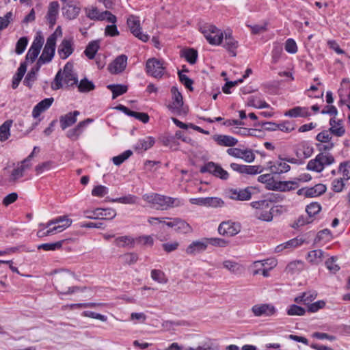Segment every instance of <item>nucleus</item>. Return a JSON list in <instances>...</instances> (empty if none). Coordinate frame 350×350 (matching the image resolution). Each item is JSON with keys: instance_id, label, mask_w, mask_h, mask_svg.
Listing matches in <instances>:
<instances>
[{"instance_id": "obj_62", "label": "nucleus", "mask_w": 350, "mask_h": 350, "mask_svg": "<svg viewBox=\"0 0 350 350\" xmlns=\"http://www.w3.org/2000/svg\"><path fill=\"white\" fill-rule=\"evenodd\" d=\"M124 262L127 265H133L138 260V255L135 253H127L122 256Z\"/></svg>"}, {"instance_id": "obj_55", "label": "nucleus", "mask_w": 350, "mask_h": 350, "mask_svg": "<svg viewBox=\"0 0 350 350\" xmlns=\"http://www.w3.org/2000/svg\"><path fill=\"white\" fill-rule=\"evenodd\" d=\"M278 129L280 130L282 132L285 133H290L295 130V123L290 122V121H284L280 124H278Z\"/></svg>"}, {"instance_id": "obj_17", "label": "nucleus", "mask_w": 350, "mask_h": 350, "mask_svg": "<svg viewBox=\"0 0 350 350\" xmlns=\"http://www.w3.org/2000/svg\"><path fill=\"white\" fill-rule=\"evenodd\" d=\"M252 311L256 317L265 315L270 317L276 312L275 308L269 304H256L252 308Z\"/></svg>"}, {"instance_id": "obj_11", "label": "nucleus", "mask_w": 350, "mask_h": 350, "mask_svg": "<svg viewBox=\"0 0 350 350\" xmlns=\"http://www.w3.org/2000/svg\"><path fill=\"white\" fill-rule=\"evenodd\" d=\"M208 245L207 238L192 241L185 249V253L189 256H196L206 250Z\"/></svg>"}, {"instance_id": "obj_46", "label": "nucleus", "mask_w": 350, "mask_h": 350, "mask_svg": "<svg viewBox=\"0 0 350 350\" xmlns=\"http://www.w3.org/2000/svg\"><path fill=\"white\" fill-rule=\"evenodd\" d=\"M247 104L249 106L259 109L269 107V105L265 101L261 100L254 96H250L248 98Z\"/></svg>"}, {"instance_id": "obj_61", "label": "nucleus", "mask_w": 350, "mask_h": 350, "mask_svg": "<svg viewBox=\"0 0 350 350\" xmlns=\"http://www.w3.org/2000/svg\"><path fill=\"white\" fill-rule=\"evenodd\" d=\"M37 79V75L35 74L34 71H29L26 77H25V79L23 81V83L25 85L27 86L28 88H31L32 87V85L33 82Z\"/></svg>"}, {"instance_id": "obj_59", "label": "nucleus", "mask_w": 350, "mask_h": 350, "mask_svg": "<svg viewBox=\"0 0 350 350\" xmlns=\"http://www.w3.org/2000/svg\"><path fill=\"white\" fill-rule=\"evenodd\" d=\"M331 133L328 130L320 132L316 137V139L321 143H329L332 139Z\"/></svg>"}, {"instance_id": "obj_48", "label": "nucleus", "mask_w": 350, "mask_h": 350, "mask_svg": "<svg viewBox=\"0 0 350 350\" xmlns=\"http://www.w3.org/2000/svg\"><path fill=\"white\" fill-rule=\"evenodd\" d=\"M151 278L153 280L161 284H165L167 282L165 273L159 269H152L151 271Z\"/></svg>"}, {"instance_id": "obj_30", "label": "nucleus", "mask_w": 350, "mask_h": 350, "mask_svg": "<svg viewBox=\"0 0 350 350\" xmlns=\"http://www.w3.org/2000/svg\"><path fill=\"white\" fill-rule=\"evenodd\" d=\"M273 186V191H287L295 189L298 187L297 182L294 181H276Z\"/></svg>"}, {"instance_id": "obj_60", "label": "nucleus", "mask_w": 350, "mask_h": 350, "mask_svg": "<svg viewBox=\"0 0 350 350\" xmlns=\"http://www.w3.org/2000/svg\"><path fill=\"white\" fill-rule=\"evenodd\" d=\"M336 257L332 256L330 258L326 260L325 265L327 268L332 273H335L337 272L340 267L338 265H336Z\"/></svg>"}, {"instance_id": "obj_3", "label": "nucleus", "mask_w": 350, "mask_h": 350, "mask_svg": "<svg viewBox=\"0 0 350 350\" xmlns=\"http://www.w3.org/2000/svg\"><path fill=\"white\" fill-rule=\"evenodd\" d=\"M271 202L266 200L255 201L251 203L252 206L257 209L256 211V217L257 219L265 221H272L274 213L273 207H271L269 211L264 210V208H268Z\"/></svg>"}, {"instance_id": "obj_41", "label": "nucleus", "mask_w": 350, "mask_h": 350, "mask_svg": "<svg viewBox=\"0 0 350 350\" xmlns=\"http://www.w3.org/2000/svg\"><path fill=\"white\" fill-rule=\"evenodd\" d=\"M29 167V164H23V163H21V164L16 168L13 170L11 174L10 180L12 181L15 182L18 178L23 177L25 170Z\"/></svg>"}, {"instance_id": "obj_21", "label": "nucleus", "mask_w": 350, "mask_h": 350, "mask_svg": "<svg viewBox=\"0 0 350 350\" xmlns=\"http://www.w3.org/2000/svg\"><path fill=\"white\" fill-rule=\"evenodd\" d=\"M212 138L219 146L233 147L238 143L237 139L226 135L216 134Z\"/></svg>"}, {"instance_id": "obj_18", "label": "nucleus", "mask_w": 350, "mask_h": 350, "mask_svg": "<svg viewBox=\"0 0 350 350\" xmlns=\"http://www.w3.org/2000/svg\"><path fill=\"white\" fill-rule=\"evenodd\" d=\"M81 11V7L79 3L73 1L68 2L63 8V15L68 20H72L77 17Z\"/></svg>"}, {"instance_id": "obj_31", "label": "nucleus", "mask_w": 350, "mask_h": 350, "mask_svg": "<svg viewBox=\"0 0 350 350\" xmlns=\"http://www.w3.org/2000/svg\"><path fill=\"white\" fill-rule=\"evenodd\" d=\"M223 266L234 274H241L244 271V267L243 265L232 260H228L224 261Z\"/></svg>"}, {"instance_id": "obj_28", "label": "nucleus", "mask_w": 350, "mask_h": 350, "mask_svg": "<svg viewBox=\"0 0 350 350\" xmlns=\"http://www.w3.org/2000/svg\"><path fill=\"white\" fill-rule=\"evenodd\" d=\"M224 46L232 56H236L237 53L235 50L238 47V42L233 38L231 33H225V42Z\"/></svg>"}, {"instance_id": "obj_9", "label": "nucleus", "mask_w": 350, "mask_h": 350, "mask_svg": "<svg viewBox=\"0 0 350 350\" xmlns=\"http://www.w3.org/2000/svg\"><path fill=\"white\" fill-rule=\"evenodd\" d=\"M200 172H208L222 180H227L229 177V174L227 171L224 170L219 164L212 161L208 162L202 166L200 168Z\"/></svg>"}, {"instance_id": "obj_36", "label": "nucleus", "mask_w": 350, "mask_h": 350, "mask_svg": "<svg viewBox=\"0 0 350 350\" xmlns=\"http://www.w3.org/2000/svg\"><path fill=\"white\" fill-rule=\"evenodd\" d=\"M99 48L100 45L98 40L92 41L88 44L84 53L88 59H93Z\"/></svg>"}, {"instance_id": "obj_22", "label": "nucleus", "mask_w": 350, "mask_h": 350, "mask_svg": "<svg viewBox=\"0 0 350 350\" xmlns=\"http://www.w3.org/2000/svg\"><path fill=\"white\" fill-rule=\"evenodd\" d=\"M74 51L71 40L64 39L59 44L57 53L62 59L68 58Z\"/></svg>"}, {"instance_id": "obj_58", "label": "nucleus", "mask_w": 350, "mask_h": 350, "mask_svg": "<svg viewBox=\"0 0 350 350\" xmlns=\"http://www.w3.org/2000/svg\"><path fill=\"white\" fill-rule=\"evenodd\" d=\"M241 159L247 163H252L255 159V154L251 149H245L242 150V153L241 154Z\"/></svg>"}, {"instance_id": "obj_35", "label": "nucleus", "mask_w": 350, "mask_h": 350, "mask_svg": "<svg viewBox=\"0 0 350 350\" xmlns=\"http://www.w3.org/2000/svg\"><path fill=\"white\" fill-rule=\"evenodd\" d=\"M326 191V187L323 184H317L313 187L306 190V197L313 198L319 196Z\"/></svg>"}, {"instance_id": "obj_5", "label": "nucleus", "mask_w": 350, "mask_h": 350, "mask_svg": "<svg viewBox=\"0 0 350 350\" xmlns=\"http://www.w3.org/2000/svg\"><path fill=\"white\" fill-rule=\"evenodd\" d=\"M334 162V158L329 154H324L319 153L314 159L310 160L307 169L317 172H321L324 169L325 165H328Z\"/></svg>"}, {"instance_id": "obj_16", "label": "nucleus", "mask_w": 350, "mask_h": 350, "mask_svg": "<svg viewBox=\"0 0 350 350\" xmlns=\"http://www.w3.org/2000/svg\"><path fill=\"white\" fill-rule=\"evenodd\" d=\"M127 65V56L120 55L118 56L109 65V70L112 74H118L123 72Z\"/></svg>"}, {"instance_id": "obj_24", "label": "nucleus", "mask_w": 350, "mask_h": 350, "mask_svg": "<svg viewBox=\"0 0 350 350\" xmlns=\"http://www.w3.org/2000/svg\"><path fill=\"white\" fill-rule=\"evenodd\" d=\"M72 224V220L67 216H59L48 221L46 227H51L53 225H56L58 228H60L61 231H63L66 228H68Z\"/></svg>"}, {"instance_id": "obj_44", "label": "nucleus", "mask_w": 350, "mask_h": 350, "mask_svg": "<svg viewBox=\"0 0 350 350\" xmlns=\"http://www.w3.org/2000/svg\"><path fill=\"white\" fill-rule=\"evenodd\" d=\"M65 240H61L55 243H43L38 246V250H43L45 251H54L60 249Z\"/></svg>"}, {"instance_id": "obj_20", "label": "nucleus", "mask_w": 350, "mask_h": 350, "mask_svg": "<svg viewBox=\"0 0 350 350\" xmlns=\"http://www.w3.org/2000/svg\"><path fill=\"white\" fill-rule=\"evenodd\" d=\"M251 190V187H247L243 189H232L229 191V196L230 199L234 200H249L252 197Z\"/></svg>"}, {"instance_id": "obj_37", "label": "nucleus", "mask_w": 350, "mask_h": 350, "mask_svg": "<svg viewBox=\"0 0 350 350\" xmlns=\"http://www.w3.org/2000/svg\"><path fill=\"white\" fill-rule=\"evenodd\" d=\"M107 89L112 92V98L115 99L118 96L124 94L127 92L126 85L121 84H110L107 86Z\"/></svg>"}, {"instance_id": "obj_27", "label": "nucleus", "mask_w": 350, "mask_h": 350, "mask_svg": "<svg viewBox=\"0 0 350 350\" xmlns=\"http://www.w3.org/2000/svg\"><path fill=\"white\" fill-rule=\"evenodd\" d=\"M284 116L291 118H305L310 116V113L308 111V108L306 107H295L286 111L284 113Z\"/></svg>"}, {"instance_id": "obj_51", "label": "nucleus", "mask_w": 350, "mask_h": 350, "mask_svg": "<svg viewBox=\"0 0 350 350\" xmlns=\"http://www.w3.org/2000/svg\"><path fill=\"white\" fill-rule=\"evenodd\" d=\"M286 312L287 314L289 316H303L306 313V310L305 308L301 306H298L297 305L295 304H292L290 306Z\"/></svg>"}, {"instance_id": "obj_38", "label": "nucleus", "mask_w": 350, "mask_h": 350, "mask_svg": "<svg viewBox=\"0 0 350 350\" xmlns=\"http://www.w3.org/2000/svg\"><path fill=\"white\" fill-rule=\"evenodd\" d=\"M270 168L272 173L280 174L288 172L291 169V167L286 163V161L280 160L275 162V163L271 166Z\"/></svg>"}, {"instance_id": "obj_7", "label": "nucleus", "mask_w": 350, "mask_h": 350, "mask_svg": "<svg viewBox=\"0 0 350 350\" xmlns=\"http://www.w3.org/2000/svg\"><path fill=\"white\" fill-rule=\"evenodd\" d=\"M171 93L172 95V101L167 105L169 110H170L172 113L178 115H180L182 113H185L183 109V96L176 86L172 87Z\"/></svg>"}, {"instance_id": "obj_1", "label": "nucleus", "mask_w": 350, "mask_h": 350, "mask_svg": "<svg viewBox=\"0 0 350 350\" xmlns=\"http://www.w3.org/2000/svg\"><path fill=\"white\" fill-rule=\"evenodd\" d=\"M143 199L157 210L165 211L170 208L179 207L183 205V200L178 198H172L159 193H146Z\"/></svg>"}, {"instance_id": "obj_19", "label": "nucleus", "mask_w": 350, "mask_h": 350, "mask_svg": "<svg viewBox=\"0 0 350 350\" xmlns=\"http://www.w3.org/2000/svg\"><path fill=\"white\" fill-rule=\"evenodd\" d=\"M93 215L88 216L91 219H112L116 216V211L111 208H96L93 212Z\"/></svg>"}, {"instance_id": "obj_40", "label": "nucleus", "mask_w": 350, "mask_h": 350, "mask_svg": "<svg viewBox=\"0 0 350 350\" xmlns=\"http://www.w3.org/2000/svg\"><path fill=\"white\" fill-rule=\"evenodd\" d=\"M176 226L175 230L179 233H189L192 231V228L189 224L185 221L180 219L175 218Z\"/></svg>"}, {"instance_id": "obj_34", "label": "nucleus", "mask_w": 350, "mask_h": 350, "mask_svg": "<svg viewBox=\"0 0 350 350\" xmlns=\"http://www.w3.org/2000/svg\"><path fill=\"white\" fill-rule=\"evenodd\" d=\"M59 7V5L57 1H52L49 4L47 12V17L49 23L52 25H53L55 23L56 16L58 14Z\"/></svg>"}, {"instance_id": "obj_12", "label": "nucleus", "mask_w": 350, "mask_h": 350, "mask_svg": "<svg viewBox=\"0 0 350 350\" xmlns=\"http://www.w3.org/2000/svg\"><path fill=\"white\" fill-rule=\"evenodd\" d=\"M241 230L239 223L231 221H223L218 227V232L223 236L232 237L237 234Z\"/></svg>"}, {"instance_id": "obj_33", "label": "nucleus", "mask_w": 350, "mask_h": 350, "mask_svg": "<svg viewBox=\"0 0 350 350\" xmlns=\"http://www.w3.org/2000/svg\"><path fill=\"white\" fill-rule=\"evenodd\" d=\"M324 254V252L321 250H314L308 252L307 259L310 262L318 265L323 261Z\"/></svg>"}, {"instance_id": "obj_26", "label": "nucleus", "mask_w": 350, "mask_h": 350, "mask_svg": "<svg viewBox=\"0 0 350 350\" xmlns=\"http://www.w3.org/2000/svg\"><path fill=\"white\" fill-rule=\"evenodd\" d=\"M329 124L331 127L329 129V131L337 136L341 137L345 133V129L342 126V121L341 120H336L335 117L329 120Z\"/></svg>"}, {"instance_id": "obj_56", "label": "nucleus", "mask_w": 350, "mask_h": 350, "mask_svg": "<svg viewBox=\"0 0 350 350\" xmlns=\"http://www.w3.org/2000/svg\"><path fill=\"white\" fill-rule=\"evenodd\" d=\"M27 44L28 39L27 37L21 38L16 42L15 52L18 55L22 54L25 51Z\"/></svg>"}, {"instance_id": "obj_8", "label": "nucleus", "mask_w": 350, "mask_h": 350, "mask_svg": "<svg viewBox=\"0 0 350 350\" xmlns=\"http://www.w3.org/2000/svg\"><path fill=\"white\" fill-rule=\"evenodd\" d=\"M86 16L92 20L103 21L107 20L109 23H116L117 18L109 11L100 12L97 8L92 7L85 9Z\"/></svg>"}, {"instance_id": "obj_64", "label": "nucleus", "mask_w": 350, "mask_h": 350, "mask_svg": "<svg viewBox=\"0 0 350 350\" xmlns=\"http://www.w3.org/2000/svg\"><path fill=\"white\" fill-rule=\"evenodd\" d=\"M340 171L342 173L344 178L347 180L350 178V161L341 163Z\"/></svg>"}, {"instance_id": "obj_4", "label": "nucleus", "mask_w": 350, "mask_h": 350, "mask_svg": "<svg viewBox=\"0 0 350 350\" xmlns=\"http://www.w3.org/2000/svg\"><path fill=\"white\" fill-rule=\"evenodd\" d=\"M201 31L212 45H219L223 40V32L215 25L206 24L201 27Z\"/></svg>"}, {"instance_id": "obj_52", "label": "nucleus", "mask_w": 350, "mask_h": 350, "mask_svg": "<svg viewBox=\"0 0 350 350\" xmlns=\"http://www.w3.org/2000/svg\"><path fill=\"white\" fill-rule=\"evenodd\" d=\"M299 146V150L301 152L305 158H308L312 154L314 148L308 142H303Z\"/></svg>"}, {"instance_id": "obj_25", "label": "nucleus", "mask_w": 350, "mask_h": 350, "mask_svg": "<svg viewBox=\"0 0 350 350\" xmlns=\"http://www.w3.org/2000/svg\"><path fill=\"white\" fill-rule=\"evenodd\" d=\"M79 115V111H74L73 112H70L65 116H61L59 122L62 129L65 130L66 128L74 124L77 122V117Z\"/></svg>"}, {"instance_id": "obj_6", "label": "nucleus", "mask_w": 350, "mask_h": 350, "mask_svg": "<svg viewBox=\"0 0 350 350\" xmlns=\"http://www.w3.org/2000/svg\"><path fill=\"white\" fill-rule=\"evenodd\" d=\"M56 35L55 33L51 34L46 40V42L42 51L40 57L38 58L39 63H49L50 62L55 54V44H56Z\"/></svg>"}, {"instance_id": "obj_10", "label": "nucleus", "mask_w": 350, "mask_h": 350, "mask_svg": "<svg viewBox=\"0 0 350 350\" xmlns=\"http://www.w3.org/2000/svg\"><path fill=\"white\" fill-rule=\"evenodd\" d=\"M127 25L131 33L143 42L148 40V36L141 31L140 21L138 17L131 15L127 18Z\"/></svg>"}, {"instance_id": "obj_32", "label": "nucleus", "mask_w": 350, "mask_h": 350, "mask_svg": "<svg viewBox=\"0 0 350 350\" xmlns=\"http://www.w3.org/2000/svg\"><path fill=\"white\" fill-rule=\"evenodd\" d=\"M26 70H27V64L25 62H22L19 68L17 70V72L13 77L12 83V88L13 89L17 88L21 81L22 80L23 77H24V75L25 74Z\"/></svg>"}, {"instance_id": "obj_14", "label": "nucleus", "mask_w": 350, "mask_h": 350, "mask_svg": "<svg viewBox=\"0 0 350 350\" xmlns=\"http://www.w3.org/2000/svg\"><path fill=\"white\" fill-rule=\"evenodd\" d=\"M146 69L148 74L154 77H161L164 68L162 63L155 58L149 59L146 62Z\"/></svg>"}, {"instance_id": "obj_43", "label": "nucleus", "mask_w": 350, "mask_h": 350, "mask_svg": "<svg viewBox=\"0 0 350 350\" xmlns=\"http://www.w3.org/2000/svg\"><path fill=\"white\" fill-rule=\"evenodd\" d=\"M258 180L262 183L266 184V187L269 190H273V186L276 181L270 174H262L258 176Z\"/></svg>"}, {"instance_id": "obj_42", "label": "nucleus", "mask_w": 350, "mask_h": 350, "mask_svg": "<svg viewBox=\"0 0 350 350\" xmlns=\"http://www.w3.org/2000/svg\"><path fill=\"white\" fill-rule=\"evenodd\" d=\"M181 56L184 57L189 64H193L196 62L198 52L193 49H188L181 51Z\"/></svg>"}, {"instance_id": "obj_57", "label": "nucleus", "mask_w": 350, "mask_h": 350, "mask_svg": "<svg viewBox=\"0 0 350 350\" xmlns=\"http://www.w3.org/2000/svg\"><path fill=\"white\" fill-rule=\"evenodd\" d=\"M178 75L180 81L190 91H193V80L189 78L187 75H184L181 71H178Z\"/></svg>"}, {"instance_id": "obj_47", "label": "nucleus", "mask_w": 350, "mask_h": 350, "mask_svg": "<svg viewBox=\"0 0 350 350\" xmlns=\"http://www.w3.org/2000/svg\"><path fill=\"white\" fill-rule=\"evenodd\" d=\"M133 154V152L130 150H127L122 154L113 157L112 158L113 163L116 165H120L123 162L128 159Z\"/></svg>"}, {"instance_id": "obj_29", "label": "nucleus", "mask_w": 350, "mask_h": 350, "mask_svg": "<svg viewBox=\"0 0 350 350\" xmlns=\"http://www.w3.org/2000/svg\"><path fill=\"white\" fill-rule=\"evenodd\" d=\"M154 143V139L152 137L148 136L139 139L135 145V149L138 151H145L153 146Z\"/></svg>"}, {"instance_id": "obj_2", "label": "nucleus", "mask_w": 350, "mask_h": 350, "mask_svg": "<svg viewBox=\"0 0 350 350\" xmlns=\"http://www.w3.org/2000/svg\"><path fill=\"white\" fill-rule=\"evenodd\" d=\"M64 83L67 86L77 85L78 79L77 75L73 72V64L67 62L64 67V70H59L54 79V85H52L53 90H59L63 88Z\"/></svg>"}, {"instance_id": "obj_53", "label": "nucleus", "mask_w": 350, "mask_h": 350, "mask_svg": "<svg viewBox=\"0 0 350 350\" xmlns=\"http://www.w3.org/2000/svg\"><path fill=\"white\" fill-rule=\"evenodd\" d=\"M321 210V205L317 202L310 203L309 205L306 206V211L307 212L308 216L311 218V217L318 214Z\"/></svg>"}, {"instance_id": "obj_15", "label": "nucleus", "mask_w": 350, "mask_h": 350, "mask_svg": "<svg viewBox=\"0 0 350 350\" xmlns=\"http://www.w3.org/2000/svg\"><path fill=\"white\" fill-rule=\"evenodd\" d=\"M70 279V274L68 272L65 273L64 274L59 275L55 279V282L57 284L56 288L58 291L61 294H72L75 292L77 287H68V289L64 287V284H69V280Z\"/></svg>"}, {"instance_id": "obj_39", "label": "nucleus", "mask_w": 350, "mask_h": 350, "mask_svg": "<svg viewBox=\"0 0 350 350\" xmlns=\"http://www.w3.org/2000/svg\"><path fill=\"white\" fill-rule=\"evenodd\" d=\"M12 120H8L0 126V141L5 142L10 136V127L12 124Z\"/></svg>"}, {"instance_id": "obj_63", "label": "nucleus", "mask_w": 350, "mask_h": 350, "mask_svg": "<svg viewBox=\"0 0 350 350\" xmlns=\"http://www.w3.org/2000/svg\"><path fill=\"white\" fill-rule=\"evenodd\" d=\"M312 221L311 218L306 217L304 215H301L299 218L295 221V223L292 225V227L294 228H298L301 226H303L305 224H310Z\"/></svg>"}, {"instance_id": "obj_49", "label": "nucleus", "mask_w": 350, "mask_h": 350, "mask_svg": "<svg viewBox=\"0 0 350 350\" xmlns=\"http://www.w3.org/2000/svg\"><path fill=\"white\" fill-rule=\"evenodd\" d=\"M224 204V201L217 197H206V206L217 208L221 207Z\"/></svg>"}, {"instance_id": "obj_23", "label": "nucleus", "mask_w": 350, "mask_h": 350, "mask_svg": "<svg viewBox=\"0 0 350 350\" xmlns=\"http://www.w3.org/2000/svg\"><path fill=\"white\" fill-rule=\"evenodd\" d=\"M54 101L53 97L44 98V100L39 102L33 109L32 116L34 118H37L40 115L47 110L52 105Z\"/></svg>"}, {"instance_id": "obj_54", "label": "nucleus", "mask_w": 350, "mask_h": 350, "mask_svg": "<svg viewBox=\"0 0 350 350\" xmlns=\"http://www.w3.org/2000/svg\"><path fill=\"white\" fill-rule=\"evenodd\" d=\"M114 242L118 247H125L133 244V239L129 236H122L116 238Z\"/></svg>"}, {"instance_id": "obj_13", "label": "nucleus", "mask_w": 350, "mask_h": 350, "mask_svg": "<svg viewBox=\"0 0 350 350\" xmlns=\"http://www.w3.org/2000/svg\"><path fill=\"white\" fill-rule=\"evenodd\" d=\"M43 43V38L41 36H37L26 55V61H30L31 63H33L36 59L40 52Z\"/></svg>"}, {"instance_id": "obj_50", "label": "nucleus", "mask_w": 350, "mask_h": 350, "mask_svg": "<svg viewBox=\"0 0 350 350\" xmlns=\"http://www.w3.org/2000/svg\"><path fill=\"white\" fill-rule=\"evenodd\" d=\"M303 269V262L300 260H295L288 264L286 270L291 274L299 271Z\"/></svg>"}, {"instance_id": "obj_45", "label": "nucleus", "mask_w": 350, "mask_h": 350, "mask_svg": "<svg viewBox=\"0 0 350 350\" xmlns=\"http://www.w3.org/2000/svg\"><path fill=\"white\" fill-rule=\"evenodd\" d=\"M94 84L86 78L81 79L78 85L79 91L81 92H88L94 90Z\"/></svg>"}]
</instances>
